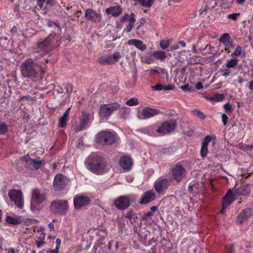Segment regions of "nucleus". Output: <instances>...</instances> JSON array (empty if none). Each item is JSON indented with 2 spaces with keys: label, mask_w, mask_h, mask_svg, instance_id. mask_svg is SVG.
Listing matches in <instances>:
<instances>
[{
  "label": "nucleus",
  "mask_w": 253,
  "mask_h": 253,
  "mask_svg": "<svg viewBox=\"0 0 253 253\" xmlns=\"http://www.w3.org/2000/svg\"><path fill=\"white\" fill-rule=\"evenodd\" d=\"M90 161L88 163V169L96 173H102L106 167V163L104 158L99 154L91 153L88 158Z\"/></svg>",
  "instance_id": "f257e3e1"
},
{
  "label": "nucleus",
  "mask_w": 253,
  "mask_h": 253,
  "mask_svg": "<svg viewBox=\"0 0 253 253\" xmlns=\"http://www.w3.org/2000/svg\"><path fill=\"white\" fill-rule=\"evenodd\" d=\"M38 59L37 57L34 59L28 58L22 62L20 68L23 77L33 80L38 77V72L37 67L39 65L35 62Z\"/></svg>",
  "instance_id": "f03ea898"
},
{
  "label": "nucleus",
  "mask_w": 253,
  "mask_h": 253,
  "mask_svg": "<svg viewBox=\"0 0 253 253\" xmlns=\"http://www.w3.org/2000/svg\"><path fill=\"white\" fill-rule=\"evenodd\" d=\"M56 34L55 33L50 34L47 37L43 40L39 42L37 44V47L35 48L36 50L35 53H39L40 56L42 57L43 55L47 54L50 51V46L51 43L55 39Z\"/></svg>",
  "instance_id": "7ed1b4c3"
},
{
  "label": "nucleus",
  "mask_w": 253,
  "mask_h": 253,
  "mask_svg": "<svg viewBox=\"0 0 253 253\" xmlns=\"http://www.w3.org/2000/svg\"><path fill=\"white\" fill-rule=\"evenodd\" d=\"M93 119L92 114L83 112L81 116L79 117V123H76L73 125V129L76 132H78L85 129L91 122Z\"/></svg>",
  "instance_id": "20e7f679"
},
{
  "label": "nucleus",
  "mask_w": 253,
  "mask_h": 253,
  "mask_svg": "<svg viewBox=\"0 0 253 253\" xmlns=\"http://www.w3.org/2000/svg\"><path fill=\"white\" fill-rule=\"evenodd\" d=\"M69 208V203L67 200H55L52 201L50 205L51 211L59 215H65Z\"/></svg>",
  "instance_id": "39448f33"
},
{
  "label": "nucleus",
  "mask_w": 253,
  "mask_h": 253,
  "mask_svg": "<svg viewBox=\"0 0 253 253\" xmlns=\"http://www.w3.org/2000/svg\"><path fill=\"white\" fill-rule=\"evenodd\" d=\"M120 108V105L117 102H113L108 104H103L100 106L98 112L100 118H107L112 113Z\"/></svg>",
  "instance_id": "423d86ee"
},
{
  "label": "nucleus",
  "mask_w": 253,
  "mask_h": 253,
  "mask_svg": "<svg viewBox=\"0 0 253 253\" xmlns=\"http://www.w3.org/2000/svg\"><path fill=\"white\" fill-rule=\"evenodd\" d=\"M115 140V135L108 131L100 132L98 133L96 136V141L103 145L114 143Z\"/></svg>",
  "instance_id": "0eeeda50"
},
{
  "label": "nucleus",
  "mask_w": 253,
  "mask_h": 253,
  "mask_svg": "<svg viewBox=\"0 0 253 253\" xmlns=\"http://www.w3.org/2000/svg\"><path fill=\"white\" fill-rule=\"evenodd\" d=\"M171 174L175 180L179 182L186 176L187 171L180 163L174 165L171 169Z\"/></svg>",
  "instance_id": "6e6552de"
},
{
  "label": "nucleus",
  "mask_w": 253,
  "mask_h": 253,
  "mask_svg": "<svg viewBox=\"0 0 253 253\" xmlns=\"http://www.w3.org/2000/svg\"><path fill=\"white\" fill-rule=\"evenodd\" d=\"M177 126V122L175 120H169L165 121L161 125L159 126L158 133L164 135L173 131Z\"/></svg>",
  "instance_id": "1a4fd4ad"
},
{
  "label": "nucleus",
  "mask_w": 253,
  "mask_h": 253,
  "mask_svg": "<svg viewBox=\"0 0 253 253\" xmlns=\"http://www.w3.org/2000/svg\"><path fill=\"white\" fill-rule=\"evenodd\" d=\"M68 183V179L62 174H57L55 175L53 186L54 190L60 191L65 188Z\"/></svg>",
  "instance_id": "9d476101"
},
{
  "label": "nucleus",
  "mask_w": 253,
  "mask_h": 253,
  "mask_svg": "<svg viewBox=\"0 0 253 253\" xmlns=\"http://www.w3.org/2000/svg\"><path fill=\"white\" fill-rule=\"evenodd\" d=\"M8 196L11 201L13 202L17 207L22 209L23 206L22 193L20 190H11L8 192Z\"/></svg>",
  "instance_id": "9b49d317"
},
{
  "label": "nucleus",
  "mask_w": 253,
  "mask_h": 253,
  "mask_svg": "<svg viewBox=\"0 0 253 253\" xmlns=\"http://www.w3.org/2000/svg\"><path fill=\"white\" fill-rule=\"evenodd\" d=\"M253 215V209L248 208L243 210L237 216L236 223L238 225L247 222Z\"/></svg>",
  "instance_id": "f8f14e48"
},
{
  "label": "nucleus",
  "mask_w": 253,
  "mask_h": 253,
  "mask_svg": "<svg viewBox=\"0 0 253 253\" xmlns=\"http://www.w3.org/2000/svg\"><path fill=\"white\" fill-rule=\"evenodd\" d=\"M169 181L167 178L158 179L154 183L155 191L159 194H164L169 186Z\"/></svg>",
  "instance_id": "ddd939ff"
},
{
  "label": "nucleus",
  "mask_w": 253,
  "mask_h": 253,
  "mask_svg": "<svg viewBox=\"0 0 253 253\" xmlns=\"http://www.w3.org/2000/svg\"><path fill=\"white\" fill-rule=\"evenodd\" d=\"M32 202L40 205L46 199L45 193L42 190L35 188L32 191Z\"/></svg>",
  "instance_id": "4468645a"
},
{
  "label": "nucleus",
  "mask_w": 253,
  "mask_h": 253,
  "mask_svg": "<svg viewBox=\"0 0 253 253\" xmlns=\"http://www.w3.org/2000/svg\"><path fill=\"white\" fill-rule=\"evenodd\" d=\"M84 17L88 21L97 23L101 20V15L100 13L97 12L92 8H87L85 10Z\"/></svg>",
  "instance_id": "2eb2a0df"
},
{
  "label": "nucleus",
  "mask_w": 253,
  "mask_h": 253,
  "mask_svg": "<svg viewBox=\"0 0 253 253\" xmlns=\"http://www.w3.org/2000/svg\"><path fill=\"white\" fill-rule=\"evenodd\" d=\"M90 199L87 196L77 195L74 198V206L76 210H81L90 203Z\"/></svg>",
  "instance_id": "dca6fc26"
},
{
  "label": "nucleus",
  "mask_w": 253,
  "mask_h": 253,
  "mask_svg": "<svg viewBox=\"0 0 253 253\" xmlns=\"http://www.w3.org/2000/svg\"><path fill=\"white\" fill-rule=\"evenodd\" d=\"M223 204L221 210V213H224L226 208L235 200V196L233 191L229 189L225 195L222 198Z\"/></svg>",
  "instance_id": "f3484780"
},
{
  "label": "nucleus",
  "mask_w": 253,
  "mask_h": 253,
  "mask_svg": "<svg viewBox=\"0 0 253 253\" xmlns=\"http://www.w3.org/2000/svg\"><path fill=\"white\" fill-rule=\"evenodd\" d=\"M22 160L26 163V167H28L31 169H39L42 165V161L32 159L29 155L22 157Z\"/></svg>",
  "instance_id": "a211bd4d"
},
{
  "label": "nucleus",
  "mask_w": 253,
  "mask_h": 253,
  "mask_svg": "<svg viewBox=\"0 0 253 253\" xmlns=\"http://www.w3.org/2000/svg\"><path fill=\"white\" fill-rule=\"evenodd\" d=\"M210 142H211L212 145L215 142V139H212V137L210 135L206 136L203 140L202 145L200 151L201 156L203 158H205L207 156L208 152V145Z\"/></svg>",
  "instance_id": "6ab92c4d"
},
{
  "label": "nucleus",
  "mask_w": 253,
  "mask_h": 253,
  "mask_svg": "<svg viewBox=\"0 0 253 253\" xmlns=\"http://www.w3.org/2000/svg\"><path fill=\"white\" fill-rule=\"evenodd\" d=\"M114 204L118 209L124 210L128 207L130 203L127 198L120 197L115 201Z\"/></svg>",
  "instance_id": "aec40b11"
},
{
  "label": "nucleus",
  "mask_w": 253,
  "mask_h": 253,
  "mask_svg": "<svg viewBox=\"0 0 253 253\" xmlns=\"http://www.w3.org/2000/svg\"><path fill=\"white\" fill-rule=\"evenodd\" d=\"M156 197V194L152 190L147 191L145 192L141 197L139 202L140 204H146L153 201Z\"/></svg>",
  "instance_id": "412c9836"
},
{
  "label": "nucleus",
  "mask_w": 253,
  "mask_h": 253,
  "mask_svg": "<svg viewBox=\"0 0 253 253\" xmlns=\"http://www.w3.org/2000/svg\"><path fill=\"white\" fill-rule=\"evenodd\" d=\"M160 112V111L159 110L150 107H145L142 110L141 114L142 117L141 118V119L150 118L159 114Z\"/></svg>",
  "instance_id": "4be33fe9"
},
{
  "label": "nucleus",
  "mask_w": 253,
  "mask_h": 253,
  "mask_svg": "<svg viewBox=\"0 0 253 253\" xmlns=\"http://www.w3.org/2000/svg\"><path fill=\"white\" fill-rule=\"evenodd\" d=\"M105 12L108 15H111L114 17H117L122 14L123 8L120 6H113L106 8Z\"/></svg>",
  "instance_id": "5701e85b"
},
{
  "label": "nucleus",
  "mask_w": 253,
  "mask_h": 253,
  "mask_svg": "<svg viewBox=\"0 0 253 253\" xmlns=\"http://www.w3.org/2000/svg\"><path fill=\"white\" fill-rule=\"evenodd\" d=\"M131 158L128 156H124L120 159V165L121 167L126 170H129L132 166Z\"/></svg>",
  "instance_id": "b1692460"
},
{
  "label": "nucleus",
  "mask_w": 253,
  "mask_h": 253,
  "mask_svg": "<svg viewBox=\"0 0 253 253\" xmlns=\"http://www.w3.org/2000/svg\"><path fill=\"white\" fill-rule=\"evenodd\" d=\"M70 110L71 108L69 107L67 108L62 117L59 118L58 122V127L63 128L66 127Z\"/></svg>",
  "instance_id": "393cba45"
},
{
  "label": "nucleus",
  "mask_w": 253,
  "mask_h": 253,
  "mask_svg": "<svg viewBox=\"0 0 253 253\" xmlns=\"http://www.w3.org/2000/svg\"><path fill=\"white\" fill-rule=\"evenodd\" d=\"M234 191L235 193V195L237 196L240 195H249L250 193V189L249 185H245L239 187L235 189Z\"/></svg>",
  "instance_id": "a878e982"
},
{
  "label": "nucleus",
  "mask_w": 253,
  "mask_h": 253,
  "mask_svg": "<svg viewBox=\"0 0 253 253\" xmlns=\"http://www.w3.org/2000/svg\"><path fill=\"white\" fill-rule=\"evenodd\" d=\"M127 43L129 45H134L137 48L139 49L141 51H144L147 48L146 45L144 44L142 41L136 39L129 40Z\"/></svg>",
  "instance_id": "bb28decb"
},
{
  "label": "nucleus",
  "mask_w": 253,
  "mask_h": 253,
  "mask_svg": "<svg viewBox=\"0 0 253 253\" xmlns=\"http://www.w3.org/2000/svg\"><path fill=\"white\" fill-rule=\"evenodd\" d=\"M135 16V14L133 12L131 13L130 14L129 23L124 30L127 33L130 32L131 31L132 28L134 27V23L136 21Z\"/></svg>",
  "instance_id": "cd10ccee"
},
{
  "label": "nucleus",
  "mask_w": 253,
  "mask_h": 253,
  "mask_svg": "<svg viewBox=\"0 0 253 253\" xmlns=\"http://www.w3.org/2000/svg\"><path fill=\"white\" fill-rule=\"evenodd\" d=\"M5 220L7 223L13 225L19 224L22 221L21 217H12L10 216H7Z\"/></svg>",
  "instance_id": "c85d7f7f"
},
{
  "label": "nucleus",
  "mask_w": 253,
  "mask_h": 253,
  "mask_svg": "<svg viewBox=\"0 0 253 253\" xmlns=\"http://www.w3.org/2000/svg\"><path fill=\"white\" fill-rule=\"evenodd\" d=\"M156 0H135L141 6L146 8H150Z\"/></svg>",
  "instance_id": "c756f323"
},
{
  "label": "nucleus",
  "mask_w": 253,
  "mask_h": 253,
  "mask_svg": "<svg viewBox=\"0 0 253 253\" xmlns=\"http://www.w3.org/2000/svg\"><path fill=\"white\" fill-rule=\"evenodd\" d=\"M152 55L154 57H155L157 59H159L160 60H165L166 57V54L165 52L163 51H160V50H155L153 53Z\"/></svg>",
  "instance_id": "7c9ffc66"
},
{
  "label": "nucleus",
  "mask_w": 253,
  "mask_h": 253,
  "mask_svg": "<svg viewBox=\"0 0 253 253\" xmlns=\"http://www.w3.org/2000/svg\"><path fill=\"white\" fill-rule=\"evenodd\" d=\"M98 62L101 64H114L111 56H106L100 57Z\"/></svg>",
  "instance_id": "2f4dec72"
},
{
  "label": "nucleus",
  "mask_w": 253,
  "mask_h": 253,
  "mask_svg": "<svg viewBox=\"0 0 253 253\" xmlns=\"http://www.w3.org/2000/svg\"><path fill=\"white\" fill-rule=\"evenodd\" d=\"M130 109L127 107H122L120 109L118 114L120 117L123 118H126L129 114Z\"/></svg>",
  "instance_id": "473e14b6"
},
{
  "label": "nucleus",
  "mask_w": 253,
  "mask_h": 253,
  "mask_svg": "<svg viewBox=\"0 0 253 253\" xmlns=\"http://www.w3.org/2000/svg\"><path fill=\"white\" fill-rule=\"evenodd\" d=\"M126 218L129 219L131 223H135L137 219L136 214L132 211H128L126 215Z\"/></svg>",
  "instance_id": "72a5a7b5"
},
{
  "label": "nucleus",
  "mask_w": 253,
  "mask_h": 253,
  "mask_svg": "<svg viewBox=\"0 0 253 253\" xmlns=\"http://www.w3.org/2000/svg\"><path fill=\"white\" fill-rule=\"evenodd\" d=\"M159 126L157 124H154L151 126H148L146 129L147 133L149 135H152L155 133V132H157L158 133V128H159Z\"/></svg>",
  "instance_id": "f704fd0d"
},
{
  "label": "nucleus",
  "mask_w": 253,
  "mask_h": 253,
  "mask_svg": "<svg viewBox=\"0 0 253 253\" xmlns=\"http://www.w3.org/2000/svg\"><path fill=\"white\" fill-rule=\"evenodd\" d=\"M8 130V125L3 122H0V135L6 133Z\"/></svg>",
  "instance_id": "c9c22d12"
},
{
  "label": "nucleus",
  "mask_w": 253,
  "mask_h": 253,
  "mask_svg": "<svg viewBox=\"0 0 253 253\" xmlns=\"http://www.w3.org/2000/svg\"><path fill=\"white\" fill-rule=\"evenodd\" d=\"M231 40L230 35L228 33H224L219 39V42L224 43L230 41Z\"/></svg>",
  "instance_id": "e433bc0d"
},
{
  "label": "nucleus",
  "mask_w": 253,
  "mask_h": 253,
  "mask_svg": "<svg viewBox=\"0 0 253 253\" xmlns=\"http://www.w3.org/2000/svg\"><path fill=\"white\" fill-rule=\"evenodd\" d=\"M171 42V40H162L160 42V45L163 49H165L169 46Z\"/></svg>",
  "instance_id": "4c0bfd02"
},
{
  "label": "nucleus",
  "mask_w": 253,
  "mask_h": 253,
  "mask_svg": "<svg viewBox=\"0 0 253 253\" xmlns=\"http://www.w3.org/2000/svg\"><path fill=\"white\" fill-rule=\"evenodd\" d=\"M138 99L136 98H131L126 102V105L129 106H136L138 104Z\"/></svg>",
  "instance_id": "58836bf2"
},
{
  "label": "nucleus",
  "mask_w": 253,
  "mask_h": 253,
  "mask_svg": "<svg viewBox=\"0 0 253 253\" xmlns=\"http://www.w3.org/2000/svg\"><path fill=\"white\" fill-rule=\"evenodd\" d=\"M238 60L236 58L232 59L230 60H228L226 63V67L228 68L234 67L237 64Z\"/></svg>",
  "instance_id": "ea45409f"
},
{
  "label": "nucleus",
  "mask_w": 253,
  "mask_h": 253,
  "mask_svg": "<svg viewBox=\"0 0 253 253\" xmlns=\"http://www.w3.org/2000/svg\"><path fill=\"white\" fill-rule=\"evenodd\" d=\"M239 147L244 151L251 150L253 148V144L246 145L243 143H239Z\"/></svg>",
  "instance_id": "a19ab883"
},
{
  "label": "nucleus",
  "mask_w": 253,
  "mask_h": 253,
  "mask_svg": "<svg viewBox=\"0 0 253 253\" xmlns=\"http://www.w3.org/2000/svg\"><path fill=\"white\" fill-rule=\"evenodd\" d=\"M192 114L202 119H205L206 117V116L199 110H194L193 111H192Z\"/></svg>",
  "instance_id": "79ce46f5"
},
{
  "label": "nucleus",
  "mask_w": 253,
  "mask_h": 253,
  "mask_svg": "<svg viewBox=\"0 0 253 253\" xmlns=\"http://www.w3.org/2000/svg\"><path fill=\"white\" fill-rule=\"evenodd\" d=\"M111 57H112V61L114 64L117 62L120 58H121V55L120 52H115L112 56H111Z\"/></svg>",
  "instance_id": "37998d69"
},
{
  "label": "nucleus",
  "mask_w": 253,
  "mask_h": 253,
  "mask_svg": "<svg viewBox=\"0 0 253 253\" xmlns=\"http://www.w3.org/2000/svg\"><path fill=\"white\" fill-rule=\"evenodd\" d=\"M242 52V47L240 45H237L234 52L232 54V56H238L241 55Z\"/></svg>",
  "instance_id": "c03bdc74"
},
{
  "label": "nucleus",
  "mask_w": 253,
  "mask_h": 253,
  "mask_svg": "<svg viewBox=\"0 0 253 253\" xmlns=\"http://www.w3.org/2000/svg\"><path fill=\"white\" fill-rule=\"evenodd\" d=\"M240 15L239 13H235L230 14L227 15V18L230 19H232L234 21L236 20L238 17Z\"/></svg>",
  "instance_id": "a18cd8bd"
},
{
  "label": "nucleus",
  "mask_w": 253,
  "mask_h": 253,
  "mask_svg": "<svg viewBox=\"0 0 253 253\" xmlns=\"http://www.w3.org/2000/svg\"><path fill=\"white\" fill-rule=\"evenodd\" d=\"M223 107L227 113H231L232 112V107L230 104L226 103L224 105Z\"/></svg>",
  "instance_id": "49530a36"
},
{
  "label": "nucleus",
  "mask_w": 253,
  "mask_h": 253,
  "mask_svg": "<svg viewBox=\"0 0 253 253\" xmlns=\"http://www.w3.org/2000/svg\"><path fill=\"white\" fill-rule=\"evenodd\" d=\"M130 17V15L127 13H125L120 19V21L121 22L124 23L126 21H129V18Z\"/></svg>",
  "instance_id": "de8ad7c7"
},
{
  "label": "nucleus",
  "mask_w": 253,
  "mask_h": 253,
  "mask_svg": "<svg viewBox=\"0 0 253 253\" xmlns=\"http://www.w3.org/2000/svg\"><path fill=\"white\" fill-rule=\"evenodd\" d=\"M226 250L227 253H235L234 247L232 245H230L227 246L226 247Z\"/></svg>",
  "instance_id": "09e8293b"
},
{
  "label": "nucleus",
  "mask_w": 253,
  "mask_h": 253,
  "mask_svg": "<svg viewBox=\"0 0 253 253\" xmlns=\"http://www.w3.org/2000/svg\"><path fill=\"white\" fill-rule=\"evenodd\" d=\"M153 213L151 211L147 212V213H145L143 215V216L141 217L142 220H147V218L149 216H151L153 215Z\"/></svg>",
  "instance_id": "8fccbe9b"
},
{
  "label": "nucleus",
  "mask_w": 253,
  "mask_h": 253,
  "mask_svg": "<svg viewBox=\"0 0 253 253\" xmlns=\"http://www.w3.org/2000/svg\"><path fill=\"white\" fill-rule=\"evenodd\" d=\"M152 88L154 90H163V85L160 84H158L156 85L152 86Z\"/></svg>",
  "instance_id": "3c124183"
},
{
  "label": "nucleus",
  "mask_w": 253,
  "mask_h": 253,
  "mask_svg": "<svg viewBox=\"0 0 253 253\" xmlns=\"http://www.w3.org/2000/svg\"><path fill=\"white\" fill-rule=\"evenodd\" d=\"M24 99H26L27 100H30V101H34L35 99L31 97L29 95H27V96H22L19 99V101H21Z\"/></svg>",
  "instance_id": "603ef678"
},
{
  "label": "nucleus",
  "mask_w": 253,
  "mask_h": 253,
  "mask_svg": "<svg viewBox=\"0 0 253 253\" xmlns=\"http://www.w3.org/2000/svg\"><path fill=\"white\" fill-rule=\"evenodd\" d=\"M224 99V96L221 94L217 95L214 98L213 100L216 101H221Z\"/></svg>",
  "instance_id": "864d4df0"
},
{
  "label": "nucleus",
  "mask_w": 253,
  "mask_h": 253,
  "mask_svg": "<svg viewBox=\"0 0 253 253\" xmlns=\"http://www.w3.org/2000/svg\"><path fill=\"white\" fill-rule=\"evenodd\" d=\"M222 121L224 126L226 125L228 121V118L226 114H223L222 115Z\"/></svg>",
  "instance_id": "5fc2aeb1"
},
{
  "label": "nucleus",
  "mask_w": 253,
  "mask_h": 253,
  "mask_svg": "<svg viewBox=\"0 0 253 253\" xmlns=\"http://www.w3.org/2000/svg\"><path fill=\"white\" fill-rule=\"evenodd\" d=\"M174 89V86L171 84H169L168 85L163 86V90H170Z\"/></svg>",
  "instance_id": "6e6d98bb"
},
{
  "label": "nucleus",
  "mask_w": 253,
  "mask_h": 253,
  "mask_svg": "<svg viewBox=\"0 0 253 253\" xmlns=\"http://www.w3.org/2000/svg\"><path fill=\"white\" fill-rule=\"evenodd\" d=\"M37 5L40 8H42L43 6V4L46 0H36Z\"/></svg>",
  "instance_id": "4d7b16f0"
},
{
  "label": "nucleus",
  "mask_w": 253,
  "mask_h": 253,
  "mask_svg": "<svg viewBox=\"0 0 253 253\" xmlns=\"http://www.w3.org/2000/svg\"><path fill=\"white\" fill-rule=\"evenodd\" d=\"M54 25L56 27H58L59 29H61L59 24L56 22H48L47 23V26L49 27H52L53 25Z\"/></svg>",
  "instance_id": "13d9d810"
},
{
  "label": "nucleus",
  "mask_w": 253,
  "mask_h": 253,
  "mask_svg": "<svg viewBox=\"0 0 253 253\" xmlns=\"http://www.w3.org/2000/svg\"><path fill=\"white\" fill-rule=\"evenodd\" d=\"M45 1L47 4L50 5H54L56 3L54 0H46Z\"/></svg>",
  "instance_id": "bf43d9fd"
},
{
  "label": "nucleus",
  "mask_w": 253,
  "mask_h": 253,
  "mask_svg": "<svg viewBox=\"0 0 253 253\" xmlns=\"http://www.w3.org/2000/svg\"><path fill=\"white\" fill-rule=\"evenodd\" d=\"M55 220H53L51 222L48 224V227L50 231H54V227L53 222Z\"/></svg>",
  "instance_id": "052dcab7"
},
{
  "label": "nucleus",
  "mask_w": 253,
  "mask_h": 253,
  "mask_svg": "<svg viewBox=\"0 0 253 253\" xmlns=\"http://www.w3.org/2000/svg\"><path fill=\"white\" fill-rule=\"evenodd\" d=\"M180 88L184 91H189L190 88L188 85H182L180 87Z\"/></svg>",
  "instance_id": "680f3d73"
},
{
  "label": "nucleus",
  "mask_w": 253,
  "mask_h": 253,
  "mask_svg": "<svg viewBox=\"0 0 253 253\" xmlns=\"http://www.w3.org/2000/svg\"><path fill=\"white\" fill-rule=\"evenodd\" d=\"M224 44L226 46V47H228V48H232L233 47V44H232V42H231V41L227 42L225 43H224Z\"/></svg>",
  "instance_id": "e2e57ef3"
},
{
  "label": "nucleus",
  "mask_w": 253,
  "mask_h": 253,
  "mask_svg": "<svg viewBox=\"0 0 253 253\" xmlns=\"http://www.w3.org/2000/svg\"><path fill=\"white\" fill-rule=\"evenodd\" d=\"M196 88L197 89H200L203 88V84L201 82H199L196 84Z\"/></svg>",
  "instance_id": "0e129e2a"
},
{
  "label": "nucleus",
  "mask_w": 253,
  "mask_h": 253,
  "mask_svg": "<svg viewBox=\"0 0 253 253\" xmlns=\"http://www.w3.org/2000/svg\"><path fill=\"white\" fill-rule=\"evenodd\" d=\"M44 244V242L42 241H38L37 242V247L38 248H40L41 247L43 246V245Z\"/></svg>",
  "instance_id": "69168bd1"
},
{
  "label": "nucleus",
  "mask_w": 253,
  "mask_h": 253,
  "mask_svg": "<svg viewBox=\"0 0 253 253\" xmlns=\"http://www.w3.org/2000/svg\"><path fill=\"white\" fill-rule=\"evenodd\" d=\"M7 253H18L17 250H14L13 248L10 249Z\"/></svg>",
  "instance_id": "338daca9"
},
{
  "label": "nucleus",
  "mask_w": 253,
  "mask_h": 253,
  "mask_svg": "<svg viewBox=\"0 0 253 253\" xmlns=\"http://www.w3.org/2000/svg\"><path fill=\"white\" fill-rule=\"evenodd\" d=\"M249 88L250 89L253 90V80L250 82Z\"/></svg>",
  "instance_id": "774afa93"
}]
</instances>
